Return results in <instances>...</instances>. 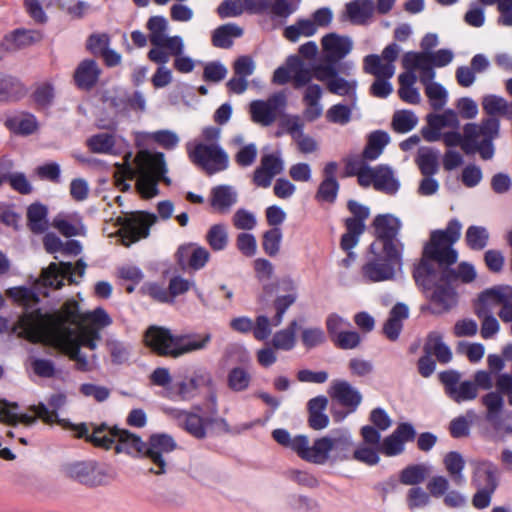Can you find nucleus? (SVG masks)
<instances>
[{"label":"nucleus","mask_w":512,"mask_h":512,"mask_svg":"<svg viewBox=\"0 0 512 512\" xmlns=\"http://www.w3.org/2000/svg\"><path fill=\"white\" fill-rule=\"evenodd\" d=\"M431 130H423V136L428 141H436L439 131L445 127L456 128L459 125L457 114L453 110H447L443 114L431 115L428 118Z\"/></svg>","instance_id":"nucleus-34"},{"label":"nucleus","mask_w":512,"mask_h":512,"mask_svg":"<svg viewBox=\"0 0 512 512\" xmlns=\"http://www.w3.org/2000/svg\"><path fill=\"white\" fill-rule=\"evenodd\" d=\"M351 446L352 438L347 431H342L334 437L329 435L318 437L313 441L305 435L298 456L317 465L335 463L349 458Z\"/></svg>","instance_id":"nucleus-5"},{"label":"nucleus","mask_w":512,"mask_h":512,"mask_svg":"<svg viewBox=\"0 0 512 512\" xmlns=\"http://www.w3.org/2000/svg\"><path fill=\"white\" fill-rule=\"evenodd\" d=\"M409 310L404 304L395 305L383 327V332L390 340H396L402 330L403 321L408 318Z\"/></svg>","instance_id":"nucleus-42"},{"label":"nucleus","mask_w":512,"mask_h":512,"mask_svg":"<svg viewBox=\"0 0 512 512\" xmlns=\"http://www.w3.org/2000/svg\"><path fill=\"white\" fill-rule=\"evenodd\" d=\"M286 104V97L277 93L267 100H255L250 103V114L253 122L262 126L271 125L277 118L278 112Z\"/></svg>","instance_id":"nucleus-19"},{"label":"nucleus","mask_w":512,"mask_h":512,"mask_svg":"<svg viewBox=\"0 0 512 512\" xmlns=\"http://www.w3.org/2000/svg\"><path fill=\"white\" fill-rule=\"evenodd\" d=\"M431 503L428 491L420 486L410 488L406 494V504L412 511L424 509Z\"/></svg>","instance_id":"nucleus-61"},{"label":"nucleus","mask_w":512,"mask_h":512,"mask_svg":"<svg viewBox=\"0 0 512 512\" xmlns=\"http://www.w3.org/2000/svg\"><path fill=\"white\" fill-rule=\"evenodd\" d=\"M7 124L11 130L16 133L29 135L38 128L36 118L31 114H21L10 118Z\"/></svg>","instance_id":"nucleus-55"},{"label":"nucleus","mask_w":512,"mask_h":512,"mask_svg":"<svg viewBox=\"0 0 512 512\" xmlns=\"http://www.w3.org/2000/svg\"><path fill=\"white\" fill-rule=\"evenodd\" d=\"M111 324V317L102 308L80 314L77 302L69 300L53 314H43L38 310L25 313L14 330L32 342L59 348L80 369L86 370L101 341L100 330Z\"/></svg>","instance_id":"nucleus-1"},{"label":"nucleus","mask_w":512,"mask_h":512,"mask_svg":"<svg viewBox=\"0 0 512 512\" xmlns=\"http://www.w3.org/2000/svg\"><path fill=\"white\" fill-rule=\"evenodd\" d=\"M429 469L425 465H412L403 469L400 473V482L404 485L417 486L428 476Z\"/></svg>","instance_id":"nucleus-60"},{"label":"nucleus","mask_w":512,"mask_h":512,"mask_svg":"<svg viewBox=\"0 0 512 512\" xmlns=\"http://www.w3.org/2000/svg\"><path fill=\"white\" fill-rule=\"evenodd\" d=\"M328 404L325 396H317L308 402L309 425L314 430L325 429L329 425V418L324 413Z\"/></svg>","instance_id":"nucleus-36"},{"label":"nucleus","mask_w":512,"mask_h":512,"mask_svg":"<svg viewBox=\"0 0 512 512\" xmlns=\"http://www.w3.org/2000/svg\"><path fill=\"white\" fill-rule=\"evenodd\" d=\"M322 88L318 84H309L304 90L303 117L308 122H313L323 114V105L321 104Z\"/></svg>","instance_id":"nucleus-31"},{"label":"nucleus","mask_w":512,"mask_h":512,"mask_svg":"<svg viewBox=\"0 0 512 512\" xmlns=\"http://www.w3.org/2000/svg\"><path fill=\"white\" fill-rule=\"evenodd\" d=\"M373 227L376 234L374 241L389 243L394 248L402 249V245L394 239L401 229V221L399 218L392 214H380L375 217Z\"/></svg>","instance_id":"nucleus-25"},{"label":"nucleus","mask_w":512,"mask_h":512,"mask_svg":"<svg viewBox=\"0 0 512 512\" xmlns=\"http://www.w3.org/2000/svg\"><path fill=\"white\" fill-rule=\"evenodd\" d=\"M156 217L153 214L137 212L131 215L119 216L117 224L120 228L117 231L121 242L125 246L146 238L149 235V228L155 223Z\"/></svg>","instance_id":"nucleus-9"},{"label":"nucleus","mask_w":512,"mask_h":512,"mask_svg":"<svg viewBox=\"0 0 512 512\" xmlns=\"http://www.w3.org/2000/svg\"><path fill=\"white\" fill-rule=\"evenodd\" d=\"M185 43L182 37L172 36L167 43L169 56H175L174 68L180 73H190L194 70L195 60L184 54Z\"/></svg>","instance_id":"nucleus-32"},{"label":"nucleus","mask_w":512,"mask_h":512,"mask_svg":"<svg viewBox=\"0 0 512 512\" xmlns=\"http://www.w3.org/2000/svg\"><path fill=\"white\" fill-rule=\"evenodd\" d=\"M499 121L496 119H487L482 125L468 124L465 126L466 141L462 144L464 152L471 151L470 141L475 142L477 138L484 140H493L499 133Z\"/></svg>","instance_id":"nucleus-29"},{"label":"nucleus","mask_w":512,"mask_h":512,"mask_svg":"<svg viewBox=\"0 0 512 512\" xmlns=\"http://www.w3.org/2000/svg\"><path fill=\"white\" fill-rule=\"evenodd\" d=\"M213 386L214 380L211 373L206 369H197L194 371L190 379L178 382L174 389L182 398H188L199 388H213Z\"/></svg>","instance_id":"nucleus-30"},{"label":"nucleus","mask_w":512,"mask_h":512,"mask_svg":"<svg viewBox=\"0 0 512 512\" xmlns=\"http://www.w3.org/2000/svg\"><path fill=\"white\" fill-rule=\"evenodd\" d=\"M251 382L249 372L242 367H235L231 369L227 375L228 387L235 391L241 392L246 390Z\"/></svg>","instance_id":"nucleus-63"},{"label":"nucleus","mask_w":512,"mask_h":512,"mask_svg":"<svg viewBox=\"0 0 512 512\" xmlns=\"http://www.w3.org/2000/svg\"><path fill=\"white\" fill-rule=\"evenodd\" d=\"M422 85L429 104L433 109L440 110L447 104L449 98L448 90L441 83L435 81V78L429 79L422 83Z\"/></svg>","instance_id":"nucleus-43"},{"label":"nucleus","mask_w":512,"mask_h":512,"mask_svg":"<svg viewBox=\"0 0 512 512\" xmlns=\"http://www.w3.org/2000/svg\"><path fill=\"white\" fill-rule=\"evenodd\" d=\"M101 74V69L96 61L85 59L79 63L74 80L79 88L90 89L96 85Z\"/></svg>","instance_id":"nucleus-33"},{"label":"nucleus","mask_w":512,"mask_h":512,"mask_svg":"<svg viewBox=\"0 0 512 512\" xmlns=\"http://www.w3.org/2000/svg\"><path fill=\"white\" fill-rule=\"evenodd\" d=\"M512 300V287L496 286L483 291L475 304V312L478 316L491 314L493 310L501 306L503 302Z\"/></svg>","instance_id":"nucleus-22"},{"label":"nucleus","mask_w":512,"mask_h":512,"mask_svg":"<svg viewBox=\"0 0 512 512\" xmlns=\"http://www.w3.org/2000/svg\"><path fill=\"white\" fill-rule=\"evenodd\" d=\"M30 410L33 414L20 413L17 404L0 399V422L13 426L17 424L31 426L36 422V419L39 418L47 424L56 423L64 428H70L77 433L78 437H82L88 432V428L85 424L72 425L68 420L60 419L58 414L54 411H49L42 403L31 406Z\"/></svg>","instance_id":"nucleus-6"},{"label":"nucleus","mask_w":512,"mask_h":512,"mask_svg":"<svg viewBox=\"0 0 512 512\" xmlns=\"http://www.w3.org/2000/svg\"><path fill=\"white\" fill-rule=\"evenodd\" d=\"M86 264L78 261L76 265L69 262L51 263L48 268L43 270L40 282L43 286H52L60 288L65 279L71 283L77 282V277H82L85 273Z\"/></svg>","instance_id":"nucleus-16"},{"label":"nucleus","mask_w":512,"mask_h":512,"mask_svg":"<svg viewBox=\"0 0 512 512\" xmlns=\"http://www.w3.org/2000/svg\"><path fill=\"white\" fill-rule=\"evenodd\" d=\"M253 270L256 279L262 284L263 293L267 296L271 295L275 289L274 284L270 283L275 274L272 262L265 258H257L253 261Z\"/></svg>","instance_id":"nucleus-41"},{"label":"nucleus","mask_w":512,"mask_h":512,"mask_svg":"<svg viewBox=\"0 0 512 512\" xmlns=\"http://www.w3.org/2000/svg\"><path fill=\"white\" fill-rule=\"evenodd\" d=\"M237 202V193L233 187L220 185L212 189L210 204L219 213L227 212Z\"/></svg>","instance_id":"nucleus-37"},{"label":"nucleus","mask_w":512,"mask_h":512,"mask_svg":"<svg viewBox=\"0 0 512 512\" xmlns=\"http://www.w3.org/2000/svg\"><path fill=\"white\" fill-rule=\"evenodd\" d=\"M362 437L353 451V459L361 462L367 466H375L379 464L380 458V440L381 434L376 431L372 426L364 425L360 429Z\"/></svg>","instance_id":"nucleus-15"},{"label":"nucleus","mask_w":512,"mask_h":512,"mask_svg":"<svg viewBox=\"0 0 512 512\" xmlns=\"http://www.w3.org/2000/svg\"><path fill=\"white\" fill-rule=\"evenodd\" d=\"M425 348L442 363H448L452 359L450 347L443 341V336L438 332H431L428 335Z\"/></svg>","instance_id":"nucleus-47"},{"label":"nucleus","mask_w":512,"mask_h":512,"mask_svg":"<svg viewBox=\"0 0 512 512\" xmlns=\"http://www.w3.org/2000/svg\"><path fill=\"white\" fill-rule=\"evenodd\" d=\"M462 224L451 220L445 230L432 232L429 243L424 247V258L433 259L440 264L450 265L456 262L458 254L451 247L461 236Z\"/></svg>","instance_id":"nucleus-7"},{"label":"nucleus","mask_w":512,"mask_h":512,"mask_svg":"<svg viewBox=\"0 0 512 512\" xmlns=\"http://www.w3.org/2000/svg\"><path fill=\"white\" fill-rule=\"evenodd\" d=\"M390 137L386 132L375 131L370 134L367 146L364 150V158L368 160L377 159L389 143Z\"/></svg>","instance_id":"nucleus-51"},{"label":"nucleus","mask_w":512,"mask_h":512,"mask_svg":"<svg viewBox=\"0 0 512 512\" xmlns=\"http://www.w3.org/2000/svg\"><path fill=\"white\" fill-rule=\"evenodd\" d=\"M415 430L410 424H400L392 434L380 440V450L388 457H394L404 451L405 443L413 440Z\"/></svg>","instance_id":"nucleus-23"},{"label":"nucleus","mask_w":512,"mask_h":512,"mask_svg":"<svg viewBox=\"0 0 512 512\" xmlns=\"http://www.w3.org/2000/svg\"><path fill=\"white\" fill-rule=\"evenodd\" d=\"M363 70L375 78H392L395 74V65L386 62L379 55L370 54L363 59Z\"/></svg>","instance_id":"nucleus-38"},{"label":"nucleus","mask_w":512,"mask_h":512,"mask_svg":"<svg viewBox=\"0 0 512 512\" xmlns=\"http://www.w3.org/2000/svg\"><path fill=\"white\" fill-rule=\"evenodd\" d=\"M24 94L22 84L9 76H0V101L18 99Z\"/></svg>","instance_id":"nucleus-57"},{"label":"nucleus","mask_w":512,"mask_h":512,"mask_svg":"<svg viewBox=\"0 0 512 512\" xmlns=\"http://www.w3.org/2000/svg\"><path fill=\"white\" fill-rule=\"evenodd\" d=\"M63 470L68 478L88 487H97L108 482L106 472L92 461L67 463Z\"/></svg>","instance_id":"nucleus-14"},{"label":"nucleus","mask_w":512,"mask_h":512,"mask_svg":"<svg viewBox=\"0 0 512 512\" xmlns=\"http://www.w3.org/2000/svg\"><path fill=\"white\" fill-rule=\"evenodd\" d=\"M401 270L402 249L394 248L389 243L373 241L368 260L361 268V276L368 283L392 281Z\"/></svg>","instance_id":"nucleus-4"},{"label":"nucleus","mask_w":512,"mask_h":512,"mask_svg":"<svg viewBox=\"0 0 512 512\" xmlns=\"http://www.w3.org/2000/svg\"><path fill=\"white\" fill-rule=\"evenodd\" d=\"M329 394L333 400L348 407L351 412L355 411L362 402L360 391L345 380L333 381L330 385Z\"/></svg>","instance_id":"nucleus-27"},{"label":"nucleus","mask_w":512,"mask_h":512,"mask_svg":"<svg viewBox=\"0 0 512 512\" xmlns=\"http://www.w3.org/2000/svg\"><path fill=\"white\" fill-rule=\"evenodd\" d=\"M130 157V153L126 154L124 163L118 164L114 173L116 185L121 190L129 189L127 179L136 178L139 193L145 198H152L158 194L157 184L160 180L170 183V179L164 176L167 167L163 153L142 150L137 153L132 162Z\"/></svg>","instance_id":"nucleus-2"},{"label":"nucleus","mask_w":512,"mask_h":512,"mask_svg":"<svg viewBox=\"0 0 512 512\" xmlns=\"http://www.w3.org/2000/svg\"><path fill=\"white\" fill-rule=\"evenodd\" d=\"M445 276L448 279L468 284L476 279L477 271L472 263L461 262L457 267L447 271Z\"/></svg>","instance_id":"nucleus-64"},{"label":"nucleus","mask_w":512,"mask_h":512,"mask_svg":"<svg viewBox=\"0 0 512 512\" xmlns=\"http://www.w3.org/2000/svg\"><path fill=\"white\" fill-rule=\"evenodd\" d=\"M178 417L185 429L193 436L202 438L206 435L209 420L203 419L198 414L188 412H180Z\"/></svg>","instance_id":"nucleus-48"},{"label":"nucleus","mask_w":512,"mask_h":512,"mask_svg":"<svg viewBox=\"0 0 512 512\" xmlns=\"http://www.w3.org/2000/svg\"><path fill=\"white\" fill-rule=\"evenodd\" d=\"M176 256L181 266L199 270L209 261L210 252L203 246L189 243L179 247Z\"/></svg>","instance_id":"nucleus-28"},{"label":"nucleus","mask_w":512,"mask_h":512,"mask_svg":"<svg viewBox=\"0 0 512 512\" xmlns=\"http://www.w3.org/2000/svg\"><path fill=\"white\" fill-rule=\"evenodd\" d=\"M399 97L406 103L417 105L421 102V94L416 88L417 75L409 72H403L398 76Z\"/></svg>","instance_id":"nucleus-39"},{"label":"nucleus","mask_w":512,"mask_h":512,"mask_svg":"<svg viewBox=\"0 0 512 512\" xmlns=\"http://www.w3.org/2000/svg\"><path fill=\"white\" fill-rule=\"evenodd\" d=\"M313 76V69L306 67L299 56L291 55L274 71L272 82L283 85L293 80L294 86L298 88L309 84Z\"/></svg>","instance_id":"nucleus-12"},{"label":"nucleus","mask_w":512,"mask_h":512,"mask_svg":"<svg viewBox=\"0 0 512 512\" xmlns=\"http://www.w3.org/2000/svg\"><path fill=\"white\" fill-rule=\"evenodd\" d=\"M465 240L467 245L473 250H482L486 247L489 241V232L483 226H470L468 227Z\"/></svg>","instance_id":"nucleus-59"},{"label":"nucleus","mask_w":512,"mask_h":512,"mask_svg":"<svg viewBox=\"0 0 512 512\" xmlns=\"http://www.w3.org/2000/svg\"><path fill=\"white\" fill-rule=\"evenodd\" d=\"M88 145L93 152L104 154H116L117 147L113 136L107 133H101L92 136L88 140Z\"/></svg>","instance_id":"nucleus-58"},{"label":"nucleus","mask_w":512,"mask_h":512,"mask_svg":"<svg viewBox=\"0 0 512 512\" xmlns=\"http://www.w3.org/2000/svg\"><path fill=\"white\" fill-rule=\"evenodd\" d=\"M284 169L280 154H268L262 157L260 166L254 172V182L260 187H269L272 179Z\"/></svg>","instance_id":"nucleus-26"},{"label":"nucleus","mask_w":512,"mask_h":512,"mask_svg":"<svg viewBox=\"0 0 512 512\" xmlns=\"http://www.w3.org/2000/svg\"><path fill=\"white\" fill-rule=\"evenodd\" d=\"M169 23L162 16H153L147 22L149 39L154 46L148 53V58L157 64H166L169 61V54L164 51L167 49L168 40L172 36H167Z\"/></svg>","instance_id":"nucleus-13"},{"label":"nucleus","mask_w":512,"mask_h":512,"mask_svg":"<svg viewBox=\"0 0 512 512\" xmlns=\"http://www.w3.org/2000/svg\"><path fill=\"white\" fill-rule=\"evenodd\" d=\"M146 443L140 437L126 430H119L116 434L115 450L125 452L134 457L143 458Z\"/></svg>","instance_id":"nucleus-35"},{"label":"nucleus","mask_w":512,"mask_h":512,"mask_svg":"<svg viewBox=\"0 0 512 512\" xmlns=\"http://www.w3.org/2000/svg\"><path fill=\"white\" fill-rule=\"evenodd\" d=\"M316 32V24L311 19H303L288 26L284 34L289 41L297 42L301 37H310Z\"/></svg>","instance_id":"nucleus-53"},{"label":"nucleus","mask_w":512,"mask_h":512,"mask_svg":"<svg viewBox=\"0 0 512 512\" xmlns=\"http://www.w3.org/2000/svg\"><path fill=\"white\" fill-rule=\"evenodd\" d=\"M347 232L342 236L341 246L344 250L350 251L358 243V237L364 230V223L359 219L346 220Z\"/></svg>","instance_id":"nucleus-56"},{"label":"nucleus","mask_w":512,"mask_h":512,"mask_svg":"<svg viewBox=\"0 0 512 512\" xmlns=\"http://www.w3.org/2000/svg\"><path fill=\"white\" fill-rule=\"evenodd\" d=\"M358 182L363 187L373 186L376 190L394 194L398 191L400 183L393 170L387 165L370 167L363 165L357 172Z\"/></svg>","instance_id":"nucleus-11"},{"label":"nucleus","mask_w":512,"mask_h":512,"mask_svg":"<svg viewBox=\"0 0 512 512\" xmlns=\"http://www.w3.org/2000/svg\"><path fill=\"white\" fill-rule=\"evenodd\" d=\"M210 333L173 334L161 326H151L144 335V342L153 352L160 356L179 358L205 350L210 344Z\"/></svg>","instance_id":"nucleus-3"},{"label":"nucleus","mask_w":512,"mask_h":512,"mask_svg":"<svg viewBox=\"0 0 512 512\" xmlns=\"http://www.w3.org/2000/svg\"><path fill=\"white\" fill-rule=\"evenodd\" d=\"M444 275L427 287L428 297L439 313H444L457 305L458 297L454 288L447 282Z\"/></svg>","instance_id":"nucleus-20"},{"label":"nucleus","mask_w":512,"mask_h":512,"mask_svg":"<svg viewBox=\"0 0 512 512\" xmlns=\"http://www.w3.org/2000/svg\"><path fill=\"white\" fill-rule=\"evenodd\" d=\"M176 449L174 439L166 434L152 435L146 442L143 458L147 459L152 467L150 471L155 474H164L166 472L169 455Z\"/></svg>","instance_id":"nucleus-10"},{"label":"nucleus","mask_w":512,"mask_h":512,"mask_svg":"<svg viewBox=\"0 0 512 512\" xmlns=\"http://www.w3.org/2000/svg\"><path fill=\"white\" fill-rule=\"evenodd\" d=\"M324 59L331 65L345 58L353 49V40L347 35L328 33L321 39Z\"/></svg>","instance_id":"nucleus-21"},{"label":"nucleus","mask_w":512,"mask_h":512,"mask_svg":"<svg viewBox=\"0 0 512 512\" xmlns=\"http://www.w3.org/2000/svg\"><path fill=\"white\" fill-rule=\"evenodd\" d=\"M282 283L286 286L287 294L278 296L274 301L276 311L274 316L275 326H279L282 323L285 312L297 299V287L294 281L284 279Z\"/></svg>","instance_id":"nucleus-40"},{"label":"nucleus","mask_w":512,"mask_h":512,"mask_svg":"<svg viewBox=\"0 0 512 512\" xmlns=\"http://www.w3.org/2000/svg\"><path fill=\"white\" fill-rule=\"evenodd\" d=\"M418 123L417 116L410 110H399L393 115L392 126L399 133L411 131Z\"/></svg>","instance_id":"nucleus-62"},{"label":"nucleus","mask_w":512,"mask_h":512,"mask_svg":"<svg viewBox=\"0 0 512 512\" xmlns=\"http://www.w3.org/2000/svg\"><path fill=\"white\" fill-rule=\"evenodd\" d=\"M440 380L444 384L445 393L456 403L472 401L478 396L476 385L471 381H461L457 372H443Z\"/></svg>","instance_id":"nucleus-18"},{"label":"nucleus","mask_w":512,"mask_h":512,"mask_svg":"<svg viewBox=\"0 0 512 512\" xmlns=\"http://www.w3.org/2000/svg\"><path fill=\"white\" fill-rule=\"evenodd\" d=\"M313 77L326 84L327 89L340 96H354L357 88L356 80H348L338 75L330 64H319L313 67Z\"/></svg>","instance_id":"nucleus-17"},{"label":"nucleus","mask_w":512,"mask_h":512,"mask_svg":"<svg viewBox=\"0 0 512 512\" xmlns=\"http://www.w3.org/2000/svg\"><path fill=\"white\" fill-rule=\"evenodd\" d=\"M205 240L213 251L225 250L229 243L228 227L223 223L213 224L208 229Z\"/></svg>","instance_id":"nucleus-45"},{"label":"nucleus","mask_w":512,"mask_h":512,"mask_svg":"<svg viewBox=\"0 0 512 512\" xmlns=\"http://www.w3.org/2000/svg\"><path fill=\"white\" fill-rule=\"evenodd\" d=\"M402 66L405 69L404 72L418 73L421 84L436 76L428 52L405 53L402 58Z\"/></svg>","instance_id":"nucleus-24"},{"label":"nucleus","mask_w":512,"mask_h":512,"mask_svg":"<svg viewBox=\"0 0 512 512\" xmlns=\"http://www.w3.org/2000/svg\"><path fill=\"white\" fill-rule=\"evenodd\" d=\"M243 33L242 28L235 24H226L214 31L212 41L214 46L219 48H229L233 39L240 37Z\"/></svg>","instance_id":"nucleus-50"},{"label":"nucleus","mask_w":512,"mask_h":512,"mask_svg":"<svg viewBox=\"0 0 512 512\" xmlns=\"http://www.w3.org/2000/svg\"><path fill=\"white\" fill-rule=\"evenodd\" d=\"M47 207L41 203H33L27 209L29 228L35 233H42L48 227Z\"/></svg>","instance_id":"nucleus-46"},{"label":"nucleus","mask_w":512,"mask_h":512,"mask_svg":"<svg viewBox=\"0 0 512 512\" xmlns=\"http://www.w3.org/2000/svg\"><path fill=\"white\" fill-rule=\"evenodd\" d=\"M416 163L423 176L434 175L438 171V153L430 148H421Z\"/></svg>","instance_id":"nucleus-52"},{"label":"nucleus","mask_w":512,"mask_h":512,"mask_svg":"<svg viewBox=\"0 0 512 512\" xmlns=\"http://www.w3.org/2000/svg\"><path fill=\"white\" fill-rule=\"evenodd\" d=\"M371 0H355L346 5V14L354 24H364L373 14Z\"/></svg>","instance_id":"nucleus-44"},{"label":"nucleus","mask_w":512,"mask_h":512,"mask_svg":"<svg viewBox=\"0 0 512 512\" xmlns=\"http://www.w3.org/2000/svg\"><path fill=\"white\" fill-rule=\"evenodd\" d=\"M298 324L292 321L286 328L276 332L272 338V345L278 350H291L296 344Z\"/></svg>","instance_id":"nucleus-49"},{"label":"nucleus","mask_w":512,"mask_h":512,"mask_svg":"<svg viewBox=\"0 0 512 512\" xmlns=\"http://www.w3.org/2000/svg\"><path fill=\"white\" fill-rule=\"evenodd\" d=\"M187 153L194 164L199 165L209 174L217 173L228 167L227 153L214 142L188 143Z\"/></svg>","instance_id":"nucleus-8"},{"label":"nucleus","mask_w":512,"mask_h":512,"mask_svg":"<svg viewBox=\"0 0 512 512\" xmlns=\"http://www.w3.org/2000/svg\"><path fill=\"white\" fill-rule=\"evenodd\" d=\"M303 434L299 435H291V433L282 428H278L272 431V438L284 448L290 449L299 455V451L301 449L302 443L304 441Z\"/></svg>","instance_id":"nucleus-54"}]
</instances>
